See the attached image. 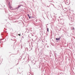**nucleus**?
Returning a JSON list of instances; mask_svg holds the SVG:
<instances>
[{
  "instance_id": "nucleus-1",
  "label": "nucleus",
  "mask_w": 75,
  "mask_h": 75,
  "mask_svg": "<svg viewBox=\"0 0 75 75\" xmlns=\"http://www.w3.org/2000/svg\"><path fill=\"white\" fill-rule=\"evenodd\" d=\"M66 4H67L68 5V4H69L70 3V2L69 1H66Z\"/></svg>"
},
{
  "instance_id": "nucleus-2",
  "label": "nucleus",
  "mask_w": 75,
  "mask_h": 75,
  "mask_svg": "<svg viewBox=\"0 0 75 75\" xmlns=\"http://www.w3.org/2000/svg\"><path fill=\"white\" fill-rule=\"evenodd\" d=\"M61 39V37L59 38H56V40L57 41Z\"/></svg>"
},
{
  "instance_id": "nucleus-3",
  "label": "nucleus",
  "mask_w": 75,
  "mask_h": 75,
  "mask_svg": "<svg viewBox=\"0 0 75 75\" xmlns=\"http://www.w3.org/2000/svg\"><path fill=\"white\" fill-rule=\"evenodd\" d=\"M28 16L29 17V18H31V17H30V15H29V14H28Z\"/></svg>"
},
{
  "instance_id": "nucleus-4",
  "label": "nucleus",
  "mask_w": 75,
  "mask_h": 75,
  "mask_svg": "<svg viewBox=\"0 0 75 75\" xmlns=\"http://www.w3.org/2000/svg\"><path fill=\"white\" fill-rule=\"evenodd\" d=\"M21 5L19 6H18V8H19V7H21Z\"/></svg>"
},
{
  "instance_id": "nucleus-5",
  "label": "nucleus",
  "mask_w": 75,
  "mask_h": 75,
  "mask_svg": "<svg viewBox=\"0 0 75 75\" xmlns=\"http://www.w3.org/2000/svg\"><path fill=\"white\" fill-rule=\"evenodd\" d=\"M47 32H49V30L48 28H47Z\"/></svg>"
},
{
  "instance_id": "nucleus-6",
  "label": "nucleus",
  "mask_w": 75,
  "mask_h": 75,
  "mask_svg": "<svg viewBox=\"0 0 75 75\" xmlns=\"http://www.w3.org/2000/svg\"><path fill=\"white\" fill-rule=\"evenodd\" d=\"M73 30H75V28H74L73 27Z\"/></svg>"
},
{
  "instance_id": "nucleus-7",
  "label": "nucleus",
  "mask_w": 75,
  "mask_h": 75,
  "mask_svg": "<svg viewBox=\"0 0 75 75\" xmlns=\"http://www.w3.org/2000/svg\"><path fill=\"white\" fill-rule=\"evenodd\" d=\"M18 35H19V36H20V35H21L20 34H18Z\"/></svg>"
}]
</instances>
